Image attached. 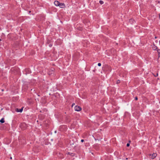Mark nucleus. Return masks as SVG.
<instances>
[{"label": "nucleus", "mask_w": 160, "mask_h": 160, "mask_svg": "<svg viewBox=\"0 0 160 160\" xmlns=\"http://www.w3.org/2000/svg\"><path fill=\"white\" fill-rule=\"evenodd\" d=\"M20 128L22 129H24L27 127V125L25 123H22L20 125Z\"/></svg>", "instance_id": "f257e3e1"}, {"label": "nucleus", "mask_w": 160, "mask_h": 160, "mask_svg": "<svg viewBox=\"0 0 160 160\" xmlns=\"http://www.w3.org/2000/svg\"><path fill=\"white\" fill-rule=\"evenodd\" d=\"M74 109L76 111H80L81 110L82 108L80 106H76L74 108Z\"/></svg>", "instance_id": "f03ea898"}, {"label": "nucleus", "mask_w": 160, "mask_h": 160, "mask_svg": "<svg viewBox=\"0 0 160 160\" xmlns=\"http://www.w3.org/2000/svg\"><path fill=\"white\" fill-rule=\"evenodd\" d=\"M59 7L62 8H64L65 7V5L63 3H59V5L58 6Z\"/></svg>", "instance_id": "7ed1b4c3"}, {"label": "nucleus", "mask_w": 160, "mask_h": 160, "mask_svg": "<svg viewBox=\"0 0 160 160\" xmlns=\"http://www.w3.org/2000/svg\"><path fill=\"white\" fill-rule=\"evenodd\" d=\"M157 156V154L156 153H153L152 155L151 158L152 159L154 158Z\"/></svg>", "instance_id": "20e7f679"}, {"label": "nucleus", "mask_w": 160, "mask_h": 160, "mask_svg": "<svg viewBox=\"0 0 160 160\" xmlns=\"http://www.w3.org/2000/svg\"><path fill=\"white\" fill-rule=\"evenodd\" d=\"M59 3L60 2L58 1H55L54 2V4L57 6L59 5Z\"/></svg>", "instance_id": "39448f33"}, {"label": "nucleus", "mask_w": 160, "mask_h": 160, "mask_svg": "<svg viewBox=\"0 0 160 160\" xmlns=\"http://www.w3.org/2000/svg\"><path fill=\"white\" fill-rule=\"evenodd\" d=\"M23 110V108H22L21 109H18L17 108L16 109V111L18 112H21Z\"/></svg>", "instance_id": "423d86ee"}, {"label": "nucleus", "mask_w": 160, "mask_h": 160, "mask_svg": "<svg viewBox=\"0 0 160 160\" xmlns=\"http://www.w3.org/2000/svg\"><path fill=\"white\" fill-rule=\"evenodd\" d=\"M4 122L5 121L3 118H2L1 120H0V122L2 123H4Z\"/></svg>", "instance_id": "0eeeda50"}, {"label": "nucleus", "mask_w": 160, "mask_h": 160, "mask_svg": "<svg viewBox=\"0 0 160 160\" xmlns=\"http://www.w3.org/2000/svg\"><path fill=\"white\" fill-rule=\"evenodd\" d=\"M99 2V3L101 4H102L103 3V1H101V0H100Z\"/></svg>", "instance_id": "6e6552de"}, {"label": "nucleus", "mask_w": 160, "mask_h": 160, "mask_svg": "<svg viewBox=\"0 0 160 160\" xmlns=\"http://www.w3.org/2000/svg\"><path fill=\"white\" fill-rule=\"evenodd\" d=\"M120 82V81L119 80H118L117 81V84H118Z\"/></svg>", "instance_id": "1a4fd4ad"}, {"label": "nucleus", "mask_w": 160, "mask_h": 160, "mask_svg": "<svg viewBox=\"0 0 160 160\" xmlns=\"http://www.w3.org/2000/svg\"><path fill=\"white\" fill-rule=\"evenodd\" d=\"M101 64L100 63H98V66H101Z\"/></svg>", "instance_id": "9d476101"}, {"label": "nucleus", "mask_w": 160, "mask_h": 160, "mask_svg": "<svg viewBox=\"0 0 160 160\" xmlns=\"http://www.w3.org/2000/svg\"><path fill=\"white\" fill-rule=\"evenodd\" d=\"M130 145V144L129 143H128L127 144V147H128Z\"/></svg>", "instance_id": "9b49d317"}, {"label": "nucleus", "mask_w": 160, "mask_h": 160, "mask_svg": "<svg viewBox=\"0 0 160 160\" xmlns=\"http://www.w3.org/2000/svg\"><path fill=\"white\" fill-rule=\"evenodd\" d=\"M158 57H160V52H158Z\"/></svg>", "instance_id": "f8f14e48"}, {"label": "nucleus", "mask_w": 160, "mask_h": 160, "mask_svg": "<svg viewBox=\"0 0 160 160\" xmlns=\"http://www.w3.org/2000/svg\"><path fill=\"white\" fill-rule=\"evenodd\" d=\"M135 99L136 100H138V98H137V97H136L135 98Z\"/></svg>", "instance_id": "ddd939ff"}, {"label": "nucleus", "mask_w": 160, "mask_h": 160, "mask_svg": "<svg viewBox=\"0 0 160 160\" xmlns=\"http://www.w3.org/2000/svg\"><path fill=\"white\" fill-rule=\"evenodd\" d=\"M81 142H84V140H83V139H82V140H81Z\"/></svg>", "instance_id": "4468645a"}, {"label": "nucleus", "mask_w": 160, "mask_h": 160, "mask_svg": "<svg viewBox=\"0 0 160 160\" xmlns=\"http://www.w3.org/2000/svg\"><path fill=\"white\" fill-rule=\"evenodd\" d=\"M75 105V103H73L72 104V107Z\"/></svg>", "instance_id": "2eb2a0df"}, {"label": "nucleus", "mask_w": 160, "mask_h": 160, "mask_svg": "<svg viewBox=\"0 0 160 160\" xmlns=\"http://www.w3.org/2000/svg\"><path fill=\"white\" fill-rule=\"evenodd\" d=\"M49 46H50V47H51V45H50H50H49Z\"/></svg>", "instance_id": "dca6fc26"}, {"label": "nucleus", "mask_w": 160, "mask_h": 160, "mask_svg": "<svg viewBox=\"0 0 160 160\" xmlns=\"http://www.w3.org/2000/svg\"><path fill=\"white\" fill-rule=\"evenodd\" d=\"M10 159H12V158L11 157L10 158Z\"/></svg>", "instance_id": "f3484780"}, {"label": "nucleus", "mask_w": 160, "mask_h": 160, "mask_svg": "<svg viewBox=\"0 0 160 160\" xmlns=\"http://www.w3.org/2000/svg\"><path fill=\"white\" fill-rule=\"evenodd\" d=\"M156 75L157 76H158V74L157 73V74H156Z\"/></svg>", "instance_id": "a211bd4d"}, {"label": "nucleus", "mask_w": 160, "mask_h": 160, "mask_svg": "<svg viewBox=\"0 0 160 160\" xmlns=\"http://www.w3.org/2000/svg\"><path fill=\"white\" fill-rule=\"evenodd\" d=\"M1 41V39H0V41Z\"/></svg>", "instance_id": "6ab92c4d"}, {"label": "nucleus", "mask_w": 160, "mask_h": 160, "mask_svg": "<svg viewBox=\"0 0 160 160\" xmlns=\"http://www.w3.org/2000/svg\"><path fill=\"white\" fill-rule=\"evenodd\" d=\"M159 138L160 139V136H159Z\"/></svg>", "instance_id": "aec40b11"}]
</instances>
